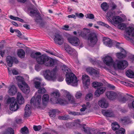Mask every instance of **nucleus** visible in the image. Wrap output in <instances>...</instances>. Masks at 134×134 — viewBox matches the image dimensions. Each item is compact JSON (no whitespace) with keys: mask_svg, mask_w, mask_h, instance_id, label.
Returning <instances> with one entry per match:
<instances>
[{"mask_svg":"<svg viewBox=\"0 0 134 134\" xmlns=\"http://www.w3.org/2000/svg\"><path fill=\"white\" fill-rule=\"evenodd\" d=\"M88 43V45L92 47L96 43L97 38L96 34L93 32L90 34L87 37Z\"/></svg>","mask_w":134,"mask_h":134,"instance_id":"6","label":"nucleus"},{"mask_svg":"<svg viewBox=\"0 0 134 134\" xmlns=\"http://www.w3.org/2000/svg\"><path fill=\"white\" fill-rule=\"evenodd\" d=\"M43 75L45 78L48 80H54L56 78V75L53 71L48 70L43 72Z\"/></svg>","mask_w":134,"mask_h":134,"instance_id":"4","label":"nucleus"},{"mask_svg":"<svg viewBox=\"0 0 134 134\" xmlns=\"http://www.w3.org/2000/svg\"><path fill=\"white\" fill-rule=\"evenodd\" d=\"M121 93L122 94L121 96L120 97H117V98L119 100L120 102L122 103H124L126 101V99L125 97H122L123 94Z\"/></svg>","mask_w":134,"mask_h":134,"instance_id":"45","label":"nucleus"},{"mask_svg":"<svg viewBox=\"0 0 134 134\" xmlns=\"http://www.w3.org/2000/svg\"><path fill=\"white\" fill-rule=\"evenodd\" d=\"M101 7L104 11L107 10L108 8V6L106 2H103L101 4Z\"/></svg>","mask_w":134,"mask_h":134,"instance_id":"40","label":"nucleus"},{"mask_svg":"<svg viewBox=\"0 0 134 134\" xmlns=\"http://www.w3.org/2000/svg\"><path fill=\"white\" fill-rule=\"evenodd\" d=\"M41 53L40 52L32 53L31 57L36 59L38 63L41 64H44L47 66H52L54 64V61L53 59L50 58L45 55H41Z\"/></svg>","mask_w":134,"mask_h":134,"instance_id":"1","label":"nucleus"},{"mask_svg":"<svg viewBox=\"0 0 134 134\" xmlns=\"http://www.w3.org/2000/svg\"><path fill=\"white\" fill-rule=\"evenodd\" d=\"M59 96V93L58 91H55L51 94V101L53 103V101L56 100Z\"/></svg>","mask_w":134,"mask_h":134,"instance_id":"19","label":"nucleus"},{"mask_svg":"<svg viewBox=\"0 0 134 134\" xmlns=\"http://www.w3.org/2000/svg\"><path fill=\"white\" fill-rule=\"evenodd\" d=\"M90 78L86 74H84L82 76V80L83 86L86 89L88 88V86L90 83Z\"/></svg>","mask_w":134,"mask_h":134,"instance_id":"11","label":"nucleus"},{"mask_svg":"<svg viewBox=\"0 0 134 134\" xmlns=\"http://www.w3.org/2000/svg\"><path fill=\"white\" fill-rule=\"evenodd\" d=\"M86 71V72L90 75H94L96 77H98L99 76L98 71L92 68H87Z\"/></svg>","mask_w":134,"mask_h":134,"instance_id":"17","label":"nucleus"},{"mask_svg":"<svg viewBox=\"0 0 134 134\" xmlns=\"http://www.w3.org/2000/svg\"><path fill=\"white\" fill-rule=\"evenodd\" d=\"M14 31L18 35L17 36H18L19 37H20L21 36V35L22 34L20 31L17 30H14Z\"/></svg>","mask_w":134,"mask_h":134,"instance_id":"58","label":"nucleus"},{"mask_svg":"<svg viewBox=\"0 0 134 134\" xmlns=\"http://www.w3.org/2000/svg\"><path fill=\"white\" fill-rule=\"evenodd\" d=\"M105 90L106 88L105 87L100 86L97 88L94 92V95L96 97H99L104 93Z\"/></svg>","mask_w":134,"mask_h":134,"instance_id":"16","label":"nucleus"},{"mask_svg":"<svg viewBox=\"0 0 134 134\" xmlns=\"http://www.w3.org/2000/svg\"><path fill=\"white\" fill-rule=\"evenodd\" d=\"M56 110H54L49 112V116L51 118H54L55 116Z\"/></svg>","mask_w":134,"mask_h":134,"instance_id":"49","label":"nucleus"},{"mask_svg":"<svg viewBox=\"0 0 134 134\" xmlns=\"http://www.w3.org/2000/svg\"><path fill=\"white\" fill-rule=\"evenodd\" d=\"M89 31L88 29L84 28L80 34V35L83 38L86 39L87 38L86 35L87 34Z\"/></svg>","mask_w":134,"mask_h":134,"instance_id":"31","label":"nucleus"},{"mask_svg":"<svg viewBox=\"0 0 134 134\" xmlns=\"http://www.w3.org/2000/svg\"><path fill=\"white\" fill-rule=\"evenodd\" d=\"M13 57H12L10 56H8L7 58V61L8 65L9 67H11L13 63Z\"/></svg>","mask_w":134,"mask_h":134,"instance_id":"32","label":"nucleus"},{"mask_svg":"<svg viewBox=\"0 0 134 134\" xmlns=\"http://www.w3.org/2000/svg\"><path fill=\"white\" fill-rule=\"evenodd\" d=\"M86 18H88L90 19H93L94 18V15L92 14H88L85 15Z\"/></svg>","mask_w":134,"mask_h":134,"instance_id":"50","label":"nucleus"},{"mask_svg":"<svg viewBox=\"0 0 134 134\" xmlns=\"http://www.w3.org/2000/svg\"><path fill=\"white\" fill-rule=\"evenodd\" d=\"M54 40L55 42L59 45H61L63 42V39L62 36L59 34H56L54 35Z\"/></svg>","mask_w":134,"mask_h":134,"instance_id":"14","label":"nucleus"},{"mask_svg":"<svg viewBox=\"0 0 134 134\" xmlns=\"http://www.w3.org/2000/svg\"><path fill=\"white\" fill-rule=\"evenodd\" d=\"M30 103L31 105L37 108L40 107L41 104V96L39 95L36 98L34 97H33L31 100Z\"/></svg>","mask_w":134,"mask_h":134,"instance_id":"8","label":"nucleus"},{"mask_svg":"<svg viewBox=\"0 0 134 134\" xmlns=\"http://www.w3.org/2000/svg\"><path fill=\"white\" fill-rule=\"evenodd\" d=\"M122 83L126 86H132V85L130 84L127 82L123 81L122 82Z\"/></svg>","mask_w":134,"mask_h":134,"instance_id":"62","label":"nucleus"},{"mask_svg":"<svg viewBox=\"0 0 134 134\" xmlns=\"http://www.w3.org/2000/svg\"><path fill=\"white\" fill-rule=\"evenodd\" d=\"M9 88L8 92L10 95L12 96L14 95L16 92V88L14 86H10L9 87Z\"/></svg>","mask_w":134,"mask_h":134,"instance_id":"23","label":"nucleus"},{"mask_svg":"<svg viewBox=\"0 0 134 134\" xmlns=\"http://www.w3.org/2000/svg\"><path fill=\"white\" fill-rule=\"evenodd\" d=\"M112 19L113 22L115 24H118L123 20L121 18L118 16H114Z\"/></svg>","mask_w":134,"mask_h":134,"instance_id":"24","label":"nucleus"},{"mask_svg":"<svg viewBox=\"0 0 134 134\" xmlns=\"http://www.w3.org/2000/svg\"><path fill=\"white\" fill-rule=\"evenodd\" d=\"M65 49L69 54L74 56L77 55V53L75 50L68 44H66L65 45Z\"/></svg>","mask_w":134,"mask_h":134,"instance_id":"13","label":"nucleus"},{"mask_svg":"<svg viewBox=\"0 0 134 134\" xmlns=\"http://www.w3.org/2000/svg\"><path fill=\"white\" fill-rule=\"evenodd\" d=\"M67 38L68 42L72 45L77 46L80 45V41L77 37L69 35L67 36Z\"/></svg>","mask_w":134,"mask_h":134,"instance_id":"7","label":"nucleus"},{"mask_svg":"<svg viewBox=\"0 0 134 134\" xmlns=\"http://www.w3.org/2000/svg\"><path fill=\"white\" fill-rule=\"evenodd\" d=\"M69 113L70 114H72L74 115H78L79 114V113H78L76 112L75 111H73V112L69 111Z\"/></svg>","mask_w":134,"mask_h":134,"instance_id":"59","label":"nucleus"},{"mask_svg":"<svg viewBox=\"0 0 134 134\" xmlns=\"http://www.w3.org/2000/svg\"><path fill=\"white\" fill-rule=\"evenodd\" d=\"M125 132V129L123 128H121L116 131V133L117 134H124Z\"/></svg>","mask_w":134,"mask_h":134,"instance_id":"48","label":"nucleus"},{"mask_svg":"<svg viewBox=\"0 0 134 134\" xmlns=\"http://www.w3.org/2000/svg\"><path fill=\"white\" fill-rule=\"evenodd\" d=\"M13 62L16 64H17L19 62L18 60L16 58L14 57H13Z\"/></svg>","mask_w":134,"mask_h":134,"instance_id":"64","label":"nucleus"},{"mask_svg":"<svg viewBox=\"0 0 134 134\" xmlns=\"http://www.w3.org/2000/svg\"><path fill=\"white\" fill-rule=\"evenodd\" d=\"M82 94L81 92H76L75 95V97L77 99L80 98L81 97Z\"/></svg>","mask_w":134,"mask_h":134,"instance_id":"55","label":"nucleus"},{"mask_svg":"<svg viewBox=\"0 0 134 134\" xmlns=\"http://www.w3.org/2000/svg\"><path fill=\"white\" fill-rule=\"evenodd\" d=\"M64 93V98L67 104L75 103V98L70 93L67 91H65Z\"/></svg>","mask_w":134,"mask_h":134,"instance_id":"9","label":"nucleus"},{"mask_svg":"<svg viewBox=\"0 0 134 134\" xmlns=\"http://www.w3.org/2000/svg\"><path fill=\"white\" fill-rule=\"evenodd\" d=\"M102 112L104 115L106 116L114 117L115 116L113 113L111 111L103 109L102 110Z\"/></svg>","mask_w":134,"mask_h":134,"instance_id":"20","label":"nucleus"},{"mask_svg":"<svg viewBox=\"0 0 134 134\" xmlns=\"http://www.w3.org/2000/svg\"><path fill=\"white\" fill-rule=\"evenodd\" d=\"M4 41H2L0 43V49H1L3 47Z\"/></svg>","mask_w":134,"mask_h":134,"instance_id":"61","label":"nucleus"},{"mask_svg":"<svg viewBox=\"0 0 134 134\" xmlns=\"http://www.w3.org/2000/svg\"><path fill=\"white\" fill-rule=\"evenodd\" d=\"M75 14L76 16L80 18H82L84 16V15L81 13H75Z\"/></svg>","mask_w":134,"mask_h":134,"instance_id":"51","label":"nucleus"},{"mask_svg":"<svg viewBox=\"0 0 134 134\" xmlns=\"http://www.w3.org/2000/svg\"><path fill=\"white\" fill-rule=\"evenodd\" d=\"M126 25L124 23L120 24L118 25V28L121 30H124L125 29L126 27Z\"/></svg>","mask_w":134,"mask_h":134,"instance_id":"47","label":"nucleus"},{"mask_svg":"<svg viewBox=\"0 0 134 134\" xmlns=\"http://www.w3.org/2000/svg\"><path fill=\"white\" fill-rule=\"evenodd\" d=\"M126 76L130 78H134V72L131 70H127L126 72Z\"/></svg>","mask_w":134,"mask_h":134,"instance_id":"34","label":"nucleus"},{"mask_svg":"<svg viewBox=\"0 0 134 134\" xmlns=\"http://www.w3.org/2000/svg\"><path fill=\"white\" fill-rule=\"evenodd\" d=\"M7 101L8 103H10L9 108L11 110L15 111L17 110L19 108L18 105L15 98L12 97L9 98L7 99Z\"/></svg>","mask_w":134,"mask_h":134,"instance_id":"5","label":"nucleus"},{"mask_svg":"<svg viewBox=\"0 0 134 134\" xmlns=\"http://www.w3.org/2000/svg\"><path fill=\"white\" fill-rule=\"evenodd\" d=\"M41 128V126L40 125L38 126H34L33 127L34 130L36 131H39Z\"/></svg>","mask_w":134,"mask_h":134,"instance_id":"53","label":"nucleus"},{"mask_svg":"<svg viewBox=\"0 0 134 134\" xmlns=\"http://www.w3.org/2000/svg\"><path fill=\"white\" fill-rule=\"evenodd\" d=\"M84 131L87 133L88 134H91L92 130L91 129H90L88 127H83Z\"/></svg>","mask_w":134,"mask_h":134,"instance_id":"44","label":"nucleus"},{"mask_svg":"<svg viewBox=\"0 0 134 134\" xmlns=\"http://www.w3.org/2000/svg\"><path fill=\"white\" fill-rule=\"evenodd\" d=\"M103 84L100 82H94L92 83V86L94 88L97 87L98 88L102 86Z\"/></svg>","mask_w":134,"mask_h":134,"instance_id":"36","label":"nucleus"},{"mask_svg":"<svg viewBox=\"0 0 134 134\" xmlns=\"http://www.w3.org/2000/svg\"><path fill=\"white\" fill-rule=\"evenodd\" d=\"M30 15L32 17H34L35 16L37 17L35 21H37V19H41V16H40V14L36 10L32 9L30 11Z\"/></svg>","mask_w":134,"mask_h":134,"instance_id":"18","label":"nucleus"},{"mask_svg":"<svg viewBox=\"0 0 134 134\" xmlns=\"http://www.w3.org/2000/svg\"><path fill=\"white\" fill-rule=\"evenodd\" d=\"M74 126L78 127H80V120H76L74 122Z\"/></svg>","mask_w":134,"mask_h":134,"instance_id":"54","label":"nucleus"},{"mask_svg":"<svg viewBox=\"0 0 134 134\" xmlns=\"http://www.w3.org/2000/svg\"><path fill=\"white\" fill-rule=\"evenodd\" d=\"M115 15V12L111 11H108L107 12V18L108 21L110 22H112V20L110 18H111Z\"/></svg>","mask_w":134,"mask_h":134,"instance_id":"30","label":"nucleus"},{"mask_svg":"<svg viewBox=\"0 0 134 134\" xmlns=\"http://www.w3.org/2000/svg\"><path fill=\"white\" fill-rule=\"evenodd\" d=\"M16 79L19 82H21V84L22 85L24 81V79L21 76H18L16 77Z\"/></svg>","mask_w":134,"mask_h":134,"instance_id":"46","label":"nucleus"},{"mask_svg":"<svg viewBox=\"0 0 134 134\" xmlns=\"http://www.w3.org/2000/svg\"><path fill=\"white\" fill-rule=\"evenodd\" d=\"M20 132L22 134H29V133L28 129L26 127H24L22 128L20 130Z\"/></svg>","mask_w":134,"mask_h":134,"instance_id":"35","label":"nucleus"},{"mask_svg":"<svg viewBox=\"0 0 134 134\" xmlns=\"http://www.w3.org/2000/svg\"><path fill=\"white\" fill-rule=\"evenodd\" d=\"M82 108L80 109V111L81 112L85 111L87 108L86 107V104H83L82 105Z\"/></svg>","mask_w":134,"mask_h":134,"instance_id":"57","label":"nucleus"},{"mask_svg":"<svg viewBox=\"0 0 134 134\" xmlns=\"http://www.w3.org/2000/svg\"><path fill=\"white\" fill-rule=\"evenodd\" d=\"M104 63L107 65L110 66L113 64L114 68L120 69H123L126 68L128 65L127 62L125 60L116 61L114 63L112 57L109 56L107 55L103 59Z\"/></svg>","mask_w":134,"mask_h":134,"instance_id":"2","label":"nucleus"},{"mask_svg":"<svg viewBox=\"0 0 134 134\" xmlns=\"http://www.w3.org/2000/svg\"><path fill=\"white\" fill-rule=\"evenodd\" d=\"M62 69L64 72L66 74V81L68 84L74 86H77L78 80L75 75L70 72V69L66 65H63L62 66Z\"/></svg>","mask_w":134,"mask_h":134,"instance_id":"3","label":"nucleus"},{"mask_svg":"<svg viewBox=\"0 0 134 134\" xmlns=\"http://www.w3.org/2000/svg\"><path fill=\"white\" fill-rule=\"evenodd\" d=\"M3 134H14V131L12 129L9 128Z\"/></svg>","mask_w":134,"mask_h":134,"instance_id":"42","label":"nucleus"},{"mask_svg":"<svg viewBox=\"0 0 134 134\" xmlns=\"http://www.w3.org/2000/svg\"><path fill=\"white\" fill-rule=\"evenodd\" d=\"M49 96L48 94H44L42 98V101L43 103L47 102L49 99Z\"/></svg>","mask_w":134,"mask_h":134,"instance_id":"38","label":"nucleus"},{"mask_svg":"<svg viewBox=\"0 0 134 134\" xmlns=\"http://www.w3.org/2000/svg\"><path fill=\"white\" fill-rule=\"evenodd\" d=\"M104 43L106 46L110 47L112 45V42L111 39L108 38H105L104 39Z\"/></svg>","mask_w":134,"mask_h":134,"instance_id":"29","label":"nucleus"},{"mask_svg":"<svg viewBox=\"0 0 134 134\" xmlns=\"http://www.w3.org/2000/svg\"><path fill=\"white\" fill-rule=\"evenodd\" d=\"M112 126L113 129L114 130H117L119 127V125L116 122L112 123Z\"/></svg>","mask_w":134,"mask_h":134,"instance_id":"39","label":"nucleus"},{"mask_svg":"<svg viewBox=\"0 0 134 134\" xmlns=\"http://www.w3.org/2000/svg\"><path fill=\"white\" fill-rule=\"evenodd\" d=\"M133 28L132 27H129L126 29V31L127 34L129 36H132L134 38V32H133Z\"/></svg>","mask_w":134,"mask_h":134,"instance_id":"27","label":"nucleus"},{"mask_svg":"<svg viewBox=\"0 0 134 134\" xmlns=\"http://www.w3.org/2000/svg\"><path fill=\"white\" fill-rule=\"evenodd\" d=\"M120 50L122 53H119L116 54V55L117 57L119 59H121L124 58L126 56V52L122 48H120Z\"/></svg>","mask_w":134,"mask_h":134,"instance_id":"22","label":"nucleus"},{"mask_svg":"<svg viewBox=\"0 0 134 134\" xmlns=\"http://www.w3.org/2000/svg\"><path fill=\"white\" fill-rule=\"evenodd\" d=\"M69 27L68 25H65L63 26L62 29L65 30H69Z\"/></svg>","mask_w":134,"mask_h":134,"instance_id":"60","label":"nucleus"},{"mask_svg":"<svg viewBox=\"0 0 134 134\" xmlns=\"http://www.w3.org/2000/svg\"><path fill=\"white\" fill-rule=\"evenodd\" d=\"M18 86L24 93L26 94L29 92L30 91L29 87L27 83L25 82H23L22 85L18 83Z\"/></svg>","mask_w":134,"mask_h":134,"instance_id":"12","label":"nucleus"},{"mask_svg":"<svg viewBox=\"0 0 134 134\" xmlns=\"http://www.w3.org/2000/svg\"><path fill=\"white\" fill-rule=\"evenodd\" d=\"M12 72L14 75H16L18 74V72L15 69H13L12 70Z\"/></svg>","mask_w":134,"mask_h":134,"instance_id":"63","label":"nucleus"},{"mask_svg":"<svg viewBox=\"0 0 134 134\" xmlns=\"http://www.w3.org/2000/svg\"><path fill=\"white\" fill-rule=\"evenodd\" d=\"M18 54L19 57L22 58L25 57V51L22 49H20L18 51Z\"/></svg>","mask_w":134,"mask_h":134,"instance_id":"33","label":"nucleus"},{"mask_svg":"<svg viewBox=\"0 0 134 134\" xmlns=\"http://www.w3.org/2000/svg\"><path fill=\"white\" fill-rule=\"evenodd\" d=\"M41 80L42 79L40 77H36L34 79L33 81L34 86L36 88L38 89L40 87V86L41 83L40 81H41Z\"/></svg>","mask_w":134,"mask_h":134,"instance_id":"21","label":"nucleus"},{"mask_svg":"<svg viewBox=\"0 0 134 134\" xmlns=\"http://www.w3.org/2000/svg\"><path fill=\"white\" fill-rule=\"evenodd\" d=\"M121 95L120 93L115 92L112 91H107L106 93V96L107 97L111 100H113L117 97H120Z\"/></svg>","mask_w":134,"mask_h":134,"instance_id":"10","label":"nucleus"},{"mask_svg":"<svg viewBox=\"0 0 134 134\" xmlns=\"http://www.w3.org/2000/svg\"><path fill=\"white\" fill-rule=\"evenodd\" d=\"M128 120L126 118H124L121 119V123L124 124H126L127 123Z\"/></svg>","mask_w":134,"mask_h":134,"instance_id":"52","label":"nucleus"},{"mask_svg":"<svg viewBox=\"0 0 134 134\" xmlns=\"http://www.w3.org/2000/svg\"><path fill=\"white\" fill-rule=\"evenodd\" d=\"M38 92L39 94H43L45 93L46 92V90L43 87H40L38 89Z\"/></svg>","mask_w":134,"mask_h":134,"instance_id":"43","label":"nucleus"},{"mask_svg":"<svg viewBox=\"0 0 134 134\" xmlns=\"http://www.w3.org/2000/svg\"><path fill=\"white\" fill-rule=\"evenodd\" d=\"M93 98V94L91 93H89L87 94L85 97V99L87 100H91Z\"/></svg>","mask_w":134,"mask_h":134,"instance_id":"37","label":"nucleus"},{"mask_svg":"<svg viewBox=\"0 0 134 134\" xmlns=\"http://www.w3.org/2000/svg\"><path fill=\"white\" fill-rule=\"evenodd\" d=\"M9 18L12 20L18 21L21 22H22L23 21V20L22 19L18 17H14L12 15L10 16Z\"/></svg>","mask_w":134,"mask_h":134,"instance_id":"41","label":"nucleus"},{"mask_svg":"<svg viewBox=\"0 0 134 134\" xmlns=\"http://www.w3.org/2000/svg\"><path fill=\"white\" fill-rule=\"evenodd\" d=\"M98 104L99 105L103 108H106L109 106V104L106 99L104 98L101 99L98 101Z\"/></svg>","mask_w":134,"mask_h":134,"instance_id":"15","label":"nucleus"},{"mask_svg":"<svg viewBox=\"0 0 134 134\" xmlns=\"http://www.w3.org/2000/svg\"><path fill=\"white\" fill-rule=\"evenodd\" d=\"M30 109V106L29 105L27 104L26 105L25 109L24 116L25 117H28L30 116L31 113Z\"/></svg>","mask_w":134,"mask_h":134,"instance_id":"25","label":"nucleus"},{"mask_svg":"<svg viewBox=\"0 0 134 134\" xmlns=\"http://www.w3.org/2000/svg\"><path fill=\"white\" fill-rule=\"evenodd\" d=\"M65 102L66 101L64 98L63 99L58 98L56 100H54L53 104L59 103L61 105H64L67 104Z\"/></svg>","mask_w":134,"mask_h":134,"instance_id":"28","label":"nucleus"},{"mask_svg":"<svg viewBox=\"0 0 134 134\" xmlns=\"http://www.w3.org/2000/svg\"><path fill=\"white\" fill-rule=\"evenodd\" d=\"M16 98L19 104H22L24 103V98L20 93L18 92L17 93Z\"/></svg>","mask_w":134,"mask_h":134,"instance_id":"26","label":"nucleus"},{"mask_svg":"<svg viewBox=\"0 0 134 134\" xmlns=\"http://www.w3.org/2000/svg\"><path fill=\"white\" fill-rule=\"evenodd\" d=\"M68 116L67 115H64L62 116H59L58 119L60 120H67L68 118Z\"/></svg>","mask_w":134,"mask_h":134,"instance_id":"56","label":"nucleus"}]
</instances>
